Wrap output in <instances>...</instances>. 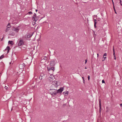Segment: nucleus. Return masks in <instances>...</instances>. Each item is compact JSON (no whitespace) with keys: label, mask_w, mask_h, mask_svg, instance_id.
I'll list each match as a JSON object with an SVG mask.
<instances>
[{"label":"nucleus","mask_w":122,"mask_h":122,"mask_svg":"<svg viewBox=\"0 0 122 122\" xmlns=\"http://www.w3.org/2000/svg\"><path fill=\"white\" fill-rule=\"evenodd\" d=\"M88 79L89 80H90V76H88Z\"/></svg>","instance_id":"nucleus-26"},{"label":"nucleus","mask_w":122,"mask_h":122,"mask_svg":"<svg viewBox=\"0 0 122 122\" xmlns=\"http://www.w3.org/2000/svg\"><path fill=\"white\" fill-rule=\"evenodd\" d=\"M44 61V60H43L42 61H44V62H45V61Z\"/></svg>","instance_id":"nucleus-36"},{"label":"nucleus","mask_w":122,"mask_h":122,"mask_svg":"<svg viewBox=\"0 0 122 122\" xmlns=\"http://www.w3.org/2000/svg\"><path fill=\"white\" fill-rule=\"evenodd\" d=\"M10 48L9 46H7L5 49V50H8V52L10 50Z\"/></svg>","instance_id":"nucleus-18"},{"label":"nucleus","mask_w":122,"mask_h":122,"mask_svg":"<svg viewBox=\"0 0 122 122\" xmlns=\"http://www.w3.org/2000/svg\"><path fill=\"white\" fill-rule=\"evenodd\" d=\"M121 0H120V2L121 3Z\"/></svg>","instance_id":"nucleus-32"},{"label":"nucleus","mask_w":122,"mask_h":122,"mask_svg":"<svg viewBox=\"0 0 122 122\" xmlns=\"http://www.w3.org/2000/svg\"><path fill=\"white\" fill-rule=\"evenodd\" d=\"M102 83H105V81L104 80H102Z\"/></svg>","instance_id":"nucleus-25"},{"label":"nucleus","mask_w":122,"mask_h":122,"mask_svg":"<svg viewBox=\"0 0 122 122\" xmlns=\"http://www.w3.org/2000/svg\"><path fill=\"white\" fill-rule=\"evenodd\" d=\"M115 13H116V14L117 13H116V11L115 12Z\"/></svg>","instance_id":"nucleus-38"},{"label":"nucleus","mask_w":122,"mask_h":122,"mask_svg":"<svg viewBox=\"0 0 122 122\" xmlns=\"http://www.w3.org/2000/svg\"><path fill=\"white\" fill-rule=\"evenodd\" d=\"M4 57V56L3 55H2L0 57V59H1L2 58H3Z\"/></svg>","instance_id":"nucleus-22"},{"label":"nucleus","mask_w":122,"mask_h":122,"mask_svg":"<svg viewBox=\"0 0 122 122\" xmlns=\"http://www.w3.org/2000/svg\"><path fill=\"white\" fill-rule=\"evenodd\" d=\"M27 37L28 38V36H27Z\"/></svg>","instance_id":"nucleus-39"},{"label":"nucleus","mask_w":122,"mask_h":122,"mask_svg":"<svg viewBox=\"0 0 122 122\" xmlns=\"http://www.w3.org/2000/svg\"><path fill=\"white\" fill-rule=\"evenodd\" d=\"M112 2L113 4V1L112 0Z\"/></svg>","instance_id":"nucleus-35"},{"label":"nucleus","mask_w":122,"mask_h":122,"mask_svg":"<svg viewBox=\"0 0 122 122\" xmlns=\"http://www.w3.org/2000/svg\"><path fill=\"white\" fill-rule=\"evenodd\" d=\"M47 69L49 71H51L53 72L54 70V67H47Z\"/></svg>","instance_id":"nucleus-8"},{"label":"nucleus","mask_w":122,"mask_h":122,"mask_svg":"<svg viewBox=\"0 0 122 122\" xmlns=\"http://www.w3.org/2000/svg\"><path fill=\"white\" fill-rule=\"evenodd\" d=\"M55 77H54L53 75H51L50 76L49 78H48V79L50 81H52V80L54 79Z\"/></svg>","instance_id":"nucleus-6"},{"label":"nucleus","mask_w":122,"mask_h":122,"mask_svg":"<svg viewBox=\"0 0 122 122\" xmlns=\"http://www.w3.org/2000/svg\"><path fill=\"white\" fill-rule=\"evenodd\" d=\"M64 88L63 87H61L59 89L57 90V92L58 93H61L63 90Z\"/></svg>","instance_id":"nucleus-7"},{"label":"nucleus","mask_w":122,"mask_h":122,"mask_svg":"<svg viewBox=\"0 0 122 122\" xmlns=\"http://www.w3.org/2000/svg\"><path fill=\"white\" fill-rule=\"evenodd\" d=\"M36 12H37V10H36Z\"/></svg>","instance_id":"nucleus-34"},{"label":"nucleus","mask_w":122,"mask_h":122,"mask_svg":"<svg viewBox=\"0 0 122 122\" xmlns=\"http://www.w3.org/2000/svg\"><path fill=\"white\" fill-rule=\"evenodd\" d=\"M87 69V68H86V67H85V69Z\"/></svg>","instance_id":"nucleus-33"},{"label":"nucleus","mask_w":122,"mask_h":122,"mask_svg":"<svg viewBox=\"0 0 122 122\" xmlns=\"http://www.w3.org/2000/svg\"><path fill=\"white\" fill-rule=\"evenodd\" d=\"M20 29V27L18 26L16 27H13L12 28V31H14L15 32L17 33L18 32Z\"/></svg>","instance_id":"nucleus-3"},{"label":"nucleus","mask_w":122,"mask_h":122,"mask_svg":"<svg viewBox=\"0 0 122 122\" xmlns=\"http://www.w3.org/2000/svg\"><path fill=\"white\" fill-rule=\"evenodd\" d=\"M42 59L41 61V63H43V61H42L43 60H44V61H45L47 59V57L46 56H44L42 57Z\"/></svg>","instance_id":"nucleus-10"},{"label":"nucleus","mask_w":122,"mask_h":122,"mask_svg":"<svg viewBox=\"0 0 122 122\" xmlns=\"http://www.w3.org/2000/svg\"><path fill=\"white\" fill-rule=\"evenodd\" d=\"M94 27L96 28V25L97 23V20L96 19H94Z\"/></svg>","instance_id":"nucleus-17"},{"label":"nucleus","mask_w":122,"mask_h":122,"mask_svg":"<svg viewBox=\"0 0 122 122\" xmlns=\"http://www.w3.org/2000/svg\"><path fill=\"white\" fill-rule=\"evenodd\" d=\"M120 106L121 107H122V103L120 104Z\"/></svg>","instance_id":"nucleus-28"},{"label":"nucleus","mask_w":122,"mask_h":122,"mask_svg":"<svg viewBox=\"0 0 122 122\" xmlns=\"http://www.w3.org/2000/svg\"><path fill=\"white\" fill-rule=\"evenodd\" d=\"M107 54L106 53H105L104 54V55H103V57L104 59V60H102V61H104V60H105L106 59V57H104V56H107Z\"/></svg>","instance_id":"nucleus-12"},{"label":"nucleus","mask_w":122,"mask_h":122,"mask_svg":"<svg viewBox=\"0 0 122 122\" xmlns=\"http://www.w3.org/2000/svg\"><path fill=\"white\" fill-rule=\"evenodd\" d=\"M97 57L98 58V54L97 53Z\"/></svg>","instance_id":"nucleus-30"},{"label":"nucleus","mask_w":122,"mask_h":122,"mask_svg":"<svg viewBox=\"0 0 122 122\" xmlns=\"http://www.w3.org/2000/svg\"><path fill=\"white\" fill-rule=\"evenodd\" d=\"M57 82L56 81H54L52 82V85L50 87V90H55L57 86Z\"/></svg>","instance_id":"nucleus-1"},{"label":"nucleus","mask_w":122,"mask_h":122,"mask_svg":"<svg viewBox=\"0 0 122 122\" xmlns=\"http://www.w3.org/2000/svg\"><path fill=\"white\" fill-rule=\"evenodd\" d=\"M11 27V26L10 23H9L6 26V28L5 30V32H7L10 29V28Z\"/></svg>","instance_id":"nucleus-5"},{"label":"nucleus","mask_w":122,"mask_h":122,"mask_svg":"<svg viewBox=\"0 0 122 122\" xmlns=\"http://www.w3.org/2000/svg\"><path fill=\"white\" fill-rule=\"evenodd\" d=\"M28 14H29L30 15L31 14H32V13L31 11H29L28 12Z\"/></svg>","instance_id":"nucleus-24"},{"label":"nucleus","mask_w":122,"mask_h":122,"mask_svg":"<svg viewBox=\"0 0 122 122\" xmlns=\"http://www.w3.org/2000/svg\"><path fill=\"white\" fill-rule=\"evenodd\" d=\"M8 43L12 45L13 44V42L12 41H9Z\"/></svg>","instance_id":"nucleus-19"},{"label":"nucleus","mask_w":122,"mask_h":122,"mask_svg":"<svg viewBox=\"0 0 122 122\" xmlns=\"http://www.w3.org/2000/svg\"><path fill=\"white\" fill-rule=\"evenodd\" d=\"M11 62H10V64H11Z\"/></svg>","instance_id":"nucleus-37"},{"label":"nucleus","mask_w":122,"mask_h":122,"mask_svg":"<svg viewBox=\"0 0 122 122\" xmlns=\"http://www.w3.org/2000/svg\"><path fill=\"white\" fill-rule=\"evenodd\" d=\"M64 95L66 96L68 94V92L67 91H66L65 92H63Z\"/></svg>","instance_id":"nucleus-14"},{"label":"nucleus","mask_w":122,"mask_h":122,"mask_svg":"<svg viewBox=\"0 0 122 122\" xmlns=\"http://www.w3.org/2000/svg\"><path fill=\"white\" fill-rule=\"evenodd\" d=\"M99 106L100 108L99 112H101V105H99Z\"/></svg>","instance_id":"nucleus-21"},{"label":"nucleus","mask_w":122,"mask_h":122,"mask_svg":"<svg viewBox=\"0 0 122 122\" xmlns=\"http://www.w3.org/2000/svg\"><path fill=\"white\" fill-rule=\"evenodd\" d=\"M53 92V93H51V95H55L56 94H57V93H58L57 92V91H54V92Z\"/></svg>","instance_id":"nucleus-13"},{"label":"nucleus","mask_w":122,"mask_h":122,"mask_svg":"<svg viewBox=\"0 0 122 122\" xmlns=\"http://www.w3.org/2000/svg\"><path fill=\"white\" fill-rule=\"evenodd\" d=\"M18 45L20 46L23 45L24 44V41L22 39H20L17 42Z\"/></svg>","instance_id":"nucleus-4"},{"label":"nucleus","mask_w":122,"mask_h":122,"mask_svg":"<svg viewBox=\"0 0 122 122\" xmlns=\"http://www.w3.org/2000/svg\"><path fill=\"white\" fill-rule=\"evenodd\" d=\"M4 88L6 89V90H8V87L7 86H5L4 87Z\"/></svg>","instance_id":"nucleus-23"},{"label":"nucleus","mask_w":122,"mask_h":122,"mask_svg":"<svg viewBox=\"0 0 122 122\" xmlns=\"http://www.w3.org/2000/svg\"><path fill=\"white\" fill-rule=\"evenodd\" d=\"M32 19L33 20V25H34L36 24V22L38 20V17H36V14H35L34 15Z\"/></svg>","instance_id":"nucleus-2"},{"label":"nucleus","mask_w":122,"mask_h":122,"mask_svg":"<svg viewBox=\"0 0 122 122\" xmlns=\"http://www.w3.org/2000/svg\"><path fill=\"white\" fill-rule=\"evenodd\" d=\"M94 27L96 28V25L97 23V20L96 19H94Z\"/></svg>","instance_id":"nucleus-15"},{"label":"nucleus","mask_w":122,"mask_h":122,"mask_svg":"<svg viewBox=\"0 0 122 122\" xmlns=\"http://www.w3.org/2000/svg\"><path fill=\"white\" fill-rule=\"evenodd\" d=\"M85 64H86V63L87 62V60H85Z\"/></svg>","instance_id":"nucleus-27"},{"label":"nucleus","mask_w":122,"mask_h":122,"mask_svg":"<svg viewBox=\"0 0 122 122\" xmlns=\"http://www.w3.org/2000/svg\"><path fill=\"white\" fill-rule=\"evenodd\" d=\"M94 27L96 28V25L97 23V20L96 19H94Z\"/></svg>","instance_id":"nucleus-16"},{"label":"nucleus","mask_w":122,"mask_h":122,"mask_svg":"<svg viewBox=\"0 0 122 122\" xmlns=\"http://www.w3.org/2000/svg\"><path fill=\"white\" fill-rule=\"evenodd\" d=\"M51 94V93H53V92H50Z\"/></svg>","instance_id":"nucleus-29"},{"label":"nucleus","mask_w":122,"mask_h":122,"mask_svg":"<svg viewBox=\"0 0 122 122\" xmlns=\"http://www.w3.org/2000/svg\"><path fill=\"white\" fill-rule=\"evenodd\" d=\"M82 78H83V81H84V77H82Z\"/></svg>","instance_id":"nucleus-31"},{"label":"nucleus","mask_w":122,"mask_h":122,"mask_svg":"<svg viewBox=\"0 0 122 122\" xmlns=\"http://www.w3.org/2000/svg\"><path fill=\"white\" fill-rule=\"evenodd\" d=\"M99 105H101V100L100 99H99Z\"/></svg>","instance_id":"nucleus-20"},{"label":"nucleus","mask_w":122,"mask_h":122,"mask_svg":"<svg viewBox=\"0 0 122 122\" xmlns=\"http://www.w3.org/2000/svg\"><path fill=\"white\" fill-rule=\"evenodd\" d=\"M1 74V73H0V75Z\"/></svg>","instance_id":"nucleus-40"},{"label":"nucleus","mask_w":122,"mask_h":122,"mask_svg":"<svg viewBox=\"0 0 122 122\" xmlns=\"http://www.w3.org/2000/svg\"><path fill=\"white\" fill-rule=\"evenodd\" d=\"M50 63L51 65V66H53L55 65L56 63V62L55 60H52L50 61Z\"/></svg>","instance_id":"nucleus-9"},{"label":"nucleus","mask_w":122,"mask_h":122,"mask_svg":"<svg viewBox=\"0 0 122 122\" xmlns=\"http://www.w3.org/2000/svg\"><path fill=\"white\" fill-rule=\"evenodd\" d=\"M113 55L114 56V59L115 60H116V57L115 55L114 46H113Z\"/></svg>","instance_id":"nucleus-11"}]
</instances>
